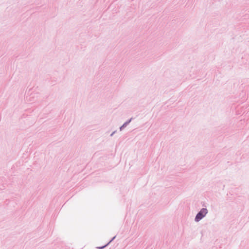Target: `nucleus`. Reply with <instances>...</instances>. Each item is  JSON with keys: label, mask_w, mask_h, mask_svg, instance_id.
Segmentation results:
<instances>
[{"label": "nucleus", "mask_w": 249, "mask_h": 249, "mask_svg": "<svg viewBox=\"0 0 249 249\" xmlns=\"http://www.w3.org/2000/svg\"><path fill=\"white\" fill-rule=\"evenodd\" d=\"M207 213V210L206 209H202L201 211L197 214L195 220L196 221H199L201 220Z\"/></svg>", "instance_id": "f257e3e1"}]
</instances>
